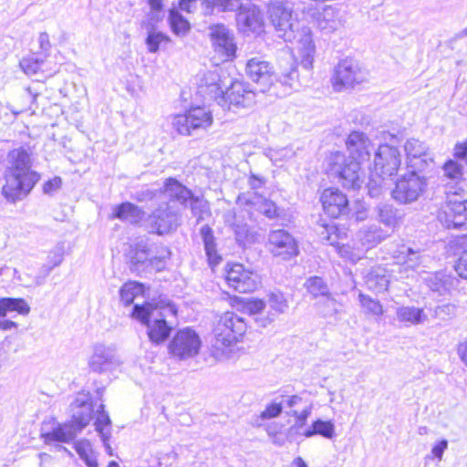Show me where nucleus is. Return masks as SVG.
Returning a JSON list of instances; mask_svg holds the SVG:
<instances>
[{"label":"nucleus","mask_w":467,"mask_h":467,"mask_svg":"<svg viewBox=\"0 0 467 467\" xmlns=\"http://www.w3.org/2000/svg\"><path fill=\"white\" fill-rule=\"evenodd\" d=\"M464 166L456 160H448L441 167L439 188L446 201L439 211L438 219L446 228H460L467 220V197L462 186Z\"/></svg>","instance_id":"1"},{"label":"nucleus","mask_w":467,"mask_h":467,"mask_svg":"<svg viewBox=\"0 0 467 467\" xmlns=\"http://www.w3.org/2000/svg\"><path fill=\"white\" fill-rule=\"evenodd\" d=\"M2 195L10 203L26 198L40 180V174L32 169V159L24 148L14 149L7 154L4 171Z\"/></svg>","instance_id":"2"},{"label":"nucleus","mask_w":467,"mask_h":467,"mask_svg":"<svg viewBox=\"0 0 467 467\" xmlns=\"http://www.w3.org/2000/svg\"><path fill=\"white\" fill-rule=\"evenodd\" d=\"M197 93L206 100H215L218 105L229 110L234 108H248L255 102V93L244 82H233L223 91L221 77L216 70L207 71L200 77Z\"/></svg>","instance_id":"3"},{"label":"nucleus","mask_w":467,"mask_h":467,"mask_svg":"<svg viewBox=\"0 0 467 467\" xmlns=\"http://www.w3.org/2000/svg\"><path fill=\"white\" fill-rule=\"evenodd\" d=\"M245 73L251 80L263 86L262 91L275 81L295 88L298 77L295 59L287 51L278 59L277 72L268 61L262 57H253L246 63Z\"/></svg>","instance_id":"4"},{"label":"nucleus","mask_w":467,"mask_h":467,"mask_svg":"<svg viewBox=\"0 0 467 467\" xmlns=\"http://www.w3.org/2000/svg\"><path fill=\"white\" fill-rule=\"evenodd\" d=\"M176 315V308L169 300L146 302L133 306L132 317L147 327V335L153 345L164 343L170 337L172 327L166 321L165 312Z\"/></svg>","instance_id":"5"},{"label":"nucleus","mask_w":467,"mask_h":467,"mask_svg":"<svg viewBox=\"0 0 467 467\" xmlns=\"http://www.w3.org/2000/svg\"><path fill=\"white\" fill-rule=\"evenodd\" d=\"M71 420L58 424L51 431L42 433L47 444L52 441L68 443L86 428L92 419L93 406L88 393H78L70 405Z\"/></svg>","instance_id":"6"},{"label":"nucleus","mask_w":467,"mask_h":467,"mask_svg":"<svg viewBox=\"0 0 467 467\" xmlns=\"http://www.w3.org/2000/svg\"><path fill=\"white\" fill-rule=\"evenodd\" d=\"M401 164L400 151L397 147L387 143L380 144L374 151L372 164L369 163L368 193L371 197L381 194L384 180L397 174Z\"/></svg>","instance_id":"7"},{"label":"nucleus","mask_w":467,"mask_h":467,"mask_svg":"<svg viewBox=\"0 0 467 467\" xmlns=\"http://www.w3.org/2000/svg\"><path fill=\"white\" fill-rule=\"evenodd\" d=\"M246 322L234 312H225L218 320L214 329L213 347L217 350L237 342L246 331Z\"/></svg>","instance_id":"8"},{"label":"nucleus","mask_w":467,"mask_h":467,"mask_svg":"<svg viewBox=\"0 0 467 467\" xmlns=\"http://www.w3.org/2000/svg\"><path fill=\"white\" fill-rule=\"evenodd\" d=\"M361 165L358 161L336 152L330 157L329 173L337 178L344 188L358 189L363 182Z\"/></svg>","instance_id":"9"},{"label":"nucleus","mask_w":467,"mask_h":467,"mask_svg":"<svg viewBox=\"0 0 467 467\" xmlns=\"http://www.w3.org/2000/svg\"><path fill=\"white\" fill-rule=\"evenodd\" d=\"M420 172L410 171L398 179L391 192V196L396 202L402 204L412 203L423 195L428 186V180Z\"/></svg>","instance_id":"10"},{"label":"nucleus","mask_w":467,"mask_h":467,"mask_svg":"<svg viewBox=\"0 0 467 467\" xmlns=\"http://www.w3.org/2000/svg\"><path fill=\"white\" fill-rule=\"evenodd\" d=\"M213 123L212 112L205 107H194L182 115H178L172 121L178 133L193 136L200 130H206Z\"/></svg>","instance_id":"11"},{"label":"nucleus","mask_w":467,"mask_h":467,"mask_svg":"<svg viewBox=\"0 0 467 467\" xmlns=\"http://www.w3.org/2000/svg\"><path fill=\"white\" fill-rule=\"evenodd\" d=\"M367 78L368 72L359 66L358 61L345 58L335 67L332 83L337 91H341L343 88H354L365 82Z\"/></svg>","instance_id":"12"},{"label":"nucleus","mask_w":467,"mask_h":467,"mask_svg":"<svg viewBox=\"0 0 467 467\" xmlns=\"http://www.w3.org/2000/svg\"><path fill=\"white\" fill-rule=\"evenodd\" d=\"M165 190L170 195L171 202H177L183 206H187L189 202L192 214L197 217V222L203 219V215L207 212V203L198 197H194L191 190L173 178L165 181Z\"/></svg>","instance_id":"13"},{"label":"nucleus","mask_w":467,"mask_h":467,"mask_svg":"<svg viewBox=\"0 0 467 467\" xmlns=\"http://www.w3.org/2000/svg\"><path fill=\"white\" fill-rule=\"evenodd\" d=\"M295 3L290 0H275L269 8L270 17L277 31L283 32V36L289 38L297 29L298 17L294 11Z\"/></svg>","instance_id":"14"},{"label":"nucleus","mask_w":467,"mask_h":467,"mask_svg":"<svg viewBox=\"0 0 467 467\" xmlns=\"http://www.w3.org/2000/svg\"><path fill=\"white\" fill-rule=\"evenodd\" d=\"M202 341L199 335L192 328L179 329L169 344L171 355L179 359L195 357L201 348Z\"/></svg>","instance_id":"15"},{"label":"nucleus","mask_w":467,"mask_h":467,"mask_svg":"<svg viewBox=\"0 0 467 467\" xmlns=\"http://www.w3.org/2000/svg\"><path fill=\"white\" fill-rule=\"evenodd\" d=\"M267 247L275 257H279L282 260H290L299 252L297 243L293 235L284 229L269 232Z\"/></svg>","instance_id":"16"},{"label":"nucleus","mask_w":467,"mask_h":467,"mask_svg":"<svg viewBox=\"0 0 467 467\" xmlns=\"http://www.w3.org/2000/svg\"><path fill=\"white\" fill-rule=\"evenodd\" d=\"M209 36L214 52L223 60L232 59L235 57L237 47L234 35L226 26L223 24L210 26Z\"/></svg>","instance_id":"17"},{"label":"nucleus","mask_w":467,"mask_h":467,"mask_svg":"<svg viewBox=\"0 0 467 467\" xmlns=\"http://www.w3.org/2000/svg\"><path fill=\"white\" fill-rule=\"evenodd\" d=\"M148 219V223L152 233L160 235L175 230L179 225V213L170 202H162Z\"/></svg>","instance_id":"18"},{"label":"nucleus","mask_w":467,"mask_h":467,"mask_svg":"<svg viewBox=\"0 0 467 467\" xmlns=\"http://www.w3.org/2000/svg\"><path fill=\"white\" fill-rule=\"evenodd\" d=\"M226 281L235 291L250 293L258 287L260 276L257 273L245 269L243 265L234 264L227 270Z\"/></svg>","instance_id":"19"},{"label":"nucleus","mask_w":467,"mask_h":467,"mask_svg":"<svg viewBox=\"0 0 467 467\" xmlns=\"http://www.w3.org/2000/svg\"><path fill=\"white\" fill-rule=\"evenodd\" d=\"M121 364L114 348L103 344H97L93 348V354L89 358L88 366L97 373H104L117 369Z\"/></svg>","instance_id":"20"},{"label":"nucleus","mask_w":467,"mask_h":467,"mask_svg":"<svg viewBox=\"0 0 467 467\" xmlns=\"http://www.w3.org/2000/svg\"><path fill=\"white\" fill-rule=\"evenodd\" d=\"M235 10H238L236 25L242 33H260L263 30L264 15L256 5L251 3L239 4Z\"/></svg>","instance_id":"21"},{"label":"nucleus","mask_w":467,"mask_h":467,"mask_svg":"<svg viewBox=\"0 0 467 467\" xmlns=\"http://www.w3.org/2000/svg\"><path fill=\"white\" fill-rule=\"evenodd\" d=\"M407 155V165L412 171H422L433 163V156L422 141L410 139L404 145Z\"/></svg>","instance_id":"22"},{"label":"nucleus","mask_w":467,"mask_h":467,"mask_svg":"<svg viewBox=\"0 0 467 467\" xmlns=\"http://www.w3.org/2000/svg\"><path fill=\"white\" fill-rule=\"evenodd\" d=\"M346 145L349 152L348 158L361 164L368 162L371 152L375 151L374 145L368 137L359 131H352L347 139Z\"/></svg>","instance_id":"23"},{"label":"nucleus","mask_w":467,"mask_h":467,"mask_svg":"<svg viewBox=\"0 0 467 467\" xmlns=\"http://www.w3.org/2000/svg\"><path fill=\"white\" fill-rule=\"evenodd\" d=\"M325 213L333 218H337L348 213V200L338 189H326L320 197Z\"/></svg>","instance_id":"24"},{"label":"nucleus","mask_w":467,"mask_h":467,"mask_svg":"<svg viewBox=\"0 0 467 467\" xmlns=\"http://www.w3.org/2000/svg\"><path fill=\"white\" fill-rule=\"evenodd\" d=\"M425 284L430 290L438 296H446L457 289L460 281L457 277L444 272H436L425 278Z\"/></svg>","instance_id":"25"},{"label":"nucleus","mask_w":467,"mask_h":467,"mask_svg":"<svg viewBox=\"0 0 467 467\" xmlns=\"http://www.w3.org/2000/svg\"><path fill=\"white\" fill-rule=\"evenodd\" d=\"M153 253V244L142 241L137 244L130 251V271L140 275L149 273L150 255Z\"/></svg>","instance_id":"26"},{"label":"nucleus","mask_w":467,"mask_h":467,"mask_svg":"<svg viewBox=\"0 0 467 467\" xmlns=\"http://www.w3.org/2000/svg\"><path fill=\"white\" fill-rule=\"evenodd\" d=\"M393 258L399 264L405 265L407 268L415 269L423 263V256L420 250H414L405 244H398L392 252Z\"/></svg>","instance_id":"27"},{"label":"nucleus","mask_w":467,"mask_h":467,"mask_svg":"<svg viewBox=\"0 0 467 467\" xmlns=\"http://www.w3.org/2000/svg\"><path fill=\"white\" fill-rule=\"evenodd\" d=\"M236 213L234 211H228L224 214V222L227 223L234 233L235 239L238 244H244L250 236V228L246 222H244V215Z\"/></svg>","instance_id":"28"},{"label":"nucleus","mask_w":467,"mask_h":467,"mask_svg":"<svg viewBox=\"0 0 467 467\" xmlns=\"http://www.w3.org/2000/svg\"><path fill=\"white\" fill-rule=\"evenodd\" d=\"M316 22L318 29L324 34H331L341 26L338 11L330 5L323 8Z\"/></svg>","instance_id":"29"},{"label":"nucleus","mask_w":467,"mask_h":467,"mask_svg":"<svg viewBox=\"0 0 467 467\" xmlns=\"http://www.w3.org/2000/svg\"><path fill=\"white\" fill-rule=\"evenodd\" d=\"M99 408L101 410L97 411L98 415L95 421L96 431L100 436L106 452L109 455H113L112 448L109 442L111 436V421L109 416L104 410V405H100Z\"/></svg>","instance_id":"30"},{"label":"nucleus","mask_w":467,"mask_h":467,"mask_svg":"<svg viewBox=\"0 0 467 467\" xmlns=\"http://www.w3.org/2000/svg\"><path fill=\"white\" fill-rule=\"evenodd\" d=\"M30 312V306L23 298L3 297L0 298V317L10 316L14 317V313L22 316H27Z\"/></svg>","instance_id":"31"},{"label":"nucleus","mask_w":467,"mask_h":467,"mask_svg":"<svg viewBox=\"0 0 467 467\" xmlns=\"http://www.w3.org/2000/svg\"><path fill=\"white\" fill-rule=\"evenodd\" d=\"M365 283L368 289L375 293H382L388 289L389 278L386 269L376 267L367 275Z\"/></svg>","instance_id":"32"},{"label":"nucleus","mask_w":467,"mask_h":467,"mask_svg":"<svg viewBox=\"0 0 467 467\" xmlns=\"http://www.w3.org/2000/svg\"><path fill=\"white\" fill-rule=\"evenodd\" d=\"M267 304L271 309L268 314L267 319L263 322V327L267 323L272 322L278 315L284 314L288 309V302L284 294L280 291L271 292L267 295Z\"/></svg>","instance_id":"33"},{"label":"nucleus","mask_w":467,"mask_h":467,"mask_svg":"<svg viewBox=\"0 0 467 467\" xmlns=\"http://www.w3.org/2000/svg\"><path fill=\"white\" fill-rule=\"evenodd\" d=\"M302 435L306 438L320 435L325 439L332 440L336 436L335 424L332 420L317 419L312 422L309 428L304 431Z\"/></svg>","instance_id":"34"},{"label":"nucleus","mask_w":467,"mask_h":467,"mask_svg":"<svg viewBox=\"0 0 467 467\" xmlns=\"http://www.w3.org/2000/svg\"><path fill=\"white\" fill-rule=\"evenodd\" d=\"M297 49L298 56L301 59V65L306 69L311 68L314 62L316 47L310 33H305L303 35V36L298 41Z\"/></svg>","instance_id":"35"},{"label":"nucleus","mask_w":467,"mask_h":467,"mask_svg":"<svg viewBox=\"0 0 467 467\" xmlns=\"http://www.w3.org/2000/svg\"><path fill=\"white\" fill-rule=\"evenodd\" d=\"M144 213L138 206L130 202H123L114 208L113 218L130 223H137L142 220Z\"/></svg>","instance_id":"36"},{"label":"nucleus","mask_w":467,"mask_h":467,"mask_svg":"<svg viewBox=\"0 0 467 467\" xmlns=\"http://www.w3.org/2000/svg\"><path fill=\"white\" fill-rule=\"evenodd\" d=\"M397 319L408 325H419L427 320V315L422 308L416 306H400L396 310Z\"/></svg>","instance_id":"37"},{"label":"nucleus","mask_w":467,"mask_h":467,"mask_svg":"<svg viewBox=\"0 0 467 467\" xmlns=\"http://www.w3.org/2000/svg\"><path fill=\"white\" fill-rule=\"evenodd\" d=\"M317 307L319 315L325 318L335 317L343 310V305L330 293L318 299L317 302Z\"/></svg>","instance_id":"38"},{"label":"nucleus","mask_w":467,"mask_h":467,"mask_svg":"<svg viewBox=\"0 0 467 467\" xmlns=\"http://www.w3.org/2000/svg\"><path fill=\"white\" fill-rule=\"evenodd\" d=\"M154 253L150 255L149 273L152 271L160 272L166 266L167 260L170 259L171 251L167 246L153 244Z\"/></svg>","instance_id":"39"},{"label":"nucleus","mask_w":467,"mask_h":467,"mask_svg":"<svg viewBox=\"0 0 467 467\" xmlns=\"http://www.w3.org/2000/svg\"><path fill=\"white\" fill-rule=\"evenodd\" d=\"M379 221L388 227L394 228L398 225L400 216L399 211L390 204H379L377 206Z\"/></svg>","instance_id":"40"},{"label":"nucleus","mask_w":467,"mask_h":467,"mask_svg":"<svg viewBox=\"0 0 467 467\" xmlns=\"http://www.w3.org/2000/svg\"><path fill=\"white\" fill-rule=\"evenodd\" d=\"M169 24L172 33L178 36H186L191 28L189 21L176 9L170 10Z\"/></svg>","instance_id":"41"},{"label":"nucleus","mask_w":467,"mask_h":467,"mask_svg":"<svg viewBox=\"0 0 467 467\" xmlns=\"http://www.w3.org/2000/svg\"><path fill=\"white\" fill-rule=\"evenodd\" d=\"M360 241L368 248L379 244L386 236L383 231L377 225L368 226L358 233Z\"/></svg>","instance_id":"42"},{"label":"nucleus","mask_w":467,"mask_h":467,"mask_svg":"<svg viewBox=\"0 0 467 467\" xmlns=\"http://www.w3.org/2000/svg\"><path fill=\"white\" fill-rule=\"evenodd\" d=\"M200 234L204 244L205 253L208 256V259L211 263H217V259L219 258L216 253V244L214 242V236L213 229L205 224L201 230Z\"/></svg>","instance_id":"43"},{"label":"nucleus","mask_w":467,"mask_h":467,"mask_svg":"<svg viewBox=\"0 0 467 467\" xmlns=\"http://www.w3.org/2000/svg\"><path fill=\"white\" fill-rule=\"evenodd\" d=\"M145 286L139 282H128L120 289V300L129 306L133 303L134 299L144 295Z\"/></svg>","instance_id":"44"},{"label":"nucleus","mask_w":467,"mask_h":467,"mask_svg":"<svg viewBox=\"0 0 467 467\" xmlns=\"http://www.w3.org/2000/svg\"><path fill=\"white\" fill-rule=\"evenodd\" d=\"M204 15L213 13L214 7H220L221 11H235L241 4V0H202Z\"/></svg>","instance_id":"45"},{"label":"nucleus","mask_w":467,"mask_h":467,"mask_svg":"<svg viewBox=\"0 0 467 467\" xmlns=\"http://www.w3.org/2000/svg\"><path fill=\"white\" fill-rule=\"evenodd\" d=\"M305 287L309 294L318 299L329 294L327 284L318 276H312L308 278L305 283Z\"/></svg>","instance_id":"46"},{"label":"nucleus","mask_w":467,"mask_h":467,"mask_svg":"<svg viewBox=\"0 0 467 467\" xmlns=\"http://www.w3.org/2000/svg\"><path fill=\"white\" fill-rule=\"evenodd\" d=\"M358 300L365 314L376 317L383 315V306L379 300L373 299L363 293H359Z\"/></svg>","instance_id":"47"},{"label":"nucleus","mask_w":467,"mask_h":467,"mask_svg":"<svg viewBox=\"0 0 467 467\" xmlns=\"http://www.w3.org/2000/svg\"><path fill=\"white\" fill-rule=\"evenodd\" d=\"M75 449L79 455V457L85 461L86 464L88 467H98V462L95 455L93 454V451L91 448V444L87 440L78 441L75 443Z\"/></svg>","instance_id":"48"},{"label":"nucleus","mask_w":467,"mask_h":467,"mask_svg":"<svg viewBox=\"0 0 467 467\" xmlns=\"http://www.w3.org/2000/svg\"><path fill=\"white\" fill-rule=\"evenodd\" d=\"M283 411V401L273 400L265 409L260 413L257 419L253 423L254 426H261L259 420H270L278 417Z\"/></svg>","instance_id":"49"},{"label":"nucleus","mask_w":467,"mask_h":467,"mask_svg":"<svg viewBox=\"0 0 467 467\" xmlns=\"http://www.w3.org/2000/svg\"><path fill=\"white\" fill-rule=\"evenodd\" d=\"M137 198L140 202L151 201L154 199L165 202L170 199V195L166 192L165 184L163 187L154 189H145L137 192Z\"/></svg>","instance_id":"50"},{"label":"nucleus","mask_w":467,"mask_h":467,"mask_svg":"<svg viewBox=\"0 0 467 467\" xmlns=\"http://www.w3.org/2000/svg\"><path fill=\"white\" fill-rule=\"evenodd\" d=\"M170 41L165 34L151 28L146 37V45L150 53H156L161 43Z\"/></svg>","instance_id":"51"},{"label":"nucleus","mask_w":467,"mask_h":467,"mask_svg":"<svg viewBox=\"0 0 467 467\" xmlns=\"http://www.w3.org/2000/svg\"><path fill=\"white\" fill-rule=\"evenodd\" d=\"M459 245L462 248V254L455 265V271L463 279H467V236L462 237L458 241Z\"/></svg>","instance_id":"52"},{"label":"nucleus","mask_w":467,"mask_h":467,"mask_svg":"<svg viewBox=\"0 0 467 467\" xmlns=\"http://www.w3.org/2000/svg\"><path fill=\"white\" fill-rule=\"evenodd\" d=\"M43 63V59L38 57L32 55L24 57L20 61V67L22 70L28 76L35 75Z\"/></svg>","instance_id":"53"},{"label":"nucleus","mask_w":467,"mask_h":467,"mask_svg":"<svg viewBox=\"0 0 467 467\" xmlns=\"http://www.w3.org/2000/svg\"><path fill=\"white\" fill-rule=\"evenodd\" d=\"M456 313L457 306L451 303L438 306L434 309V317L441 320L451 319L456 316Z\"/></svg>","instance_id":"54"},{"label":"nucleus","mask_w":467,"mask_h":467,"mask_svg":"<svg viewBox=\"0 0 467 467\" xmlns=\"http://www.w3.org/2000/svg\"><path fill=\"white\" fill-rule=\"evenodd\" d=\"M313 410V405L309 404L307 407H306L302 411L297 410H291L287 414L294 417L296 419V423L294 425V428L301 429L303 428L308 417L311 415Z\"/></svg>","instance_id":"55"},{"label":"nucleus","mask_w":467,"mask_h":467,"mask_svg":"<svg viewBox=\"0 0 467 467\" xmlns=\"http://www.w3.org/2000/svg\"><path fill=\"white\" fill-rule=\"evenodd\" d=\"M258 210L261 213L266 216L269 219L277 218L280 216V210L276 206V204L269 200H264L258 207Z\"/></svg>","instance_id":"56"},{"label":"nucleus","mask_w":467,"mask_h":467,"mask_svg":"<svg viewBox=\"0 0 467 467\" xmlns=\"http://www.w3.org/2000/svg\"><path fill=\"white\" fill-rule=\"evenodd\" d=\"M294 155L295 151L290 147H285L278 150H272L269 152L270 160L275 164H277L278 161L291 159L294 157Z\"/></svg>","instance_id":"57"},{"label":"nucleus","mask_w":467,"mask_h":467,"mask_svg":"<svg viewBox=\"0 0 467 467\" xmlns=\"http://www.w3.org/2000/svg\"><path fill=\"white\" fill-rule=\"evenodd\" d=\"M64 260V248L62 245H57L48 254L47 263L53 266H58Z\"/></svg>","instance_id":"58"},{"label":"nucleus","mask_w":467,"mask_h":467,"mask_svg":"<svg viewBox=\"0 0 467 467\" xmlns=\"http://www.w3.org/2000/svg\"><path fill=\"white\" fill-rule=\"evenodd\" d=\"M453 160L467 165V140L457 142L453 148Z\"/></svg>","instance_id":"59"},{"label":"nucleus","mask_w":467,"mask_h":467,"mask_svg":"<svg viewBox=\"0 0 467 467\" xmlns=\"http://www.w3.org/2000/svg\"><path fill=\"white\" fill-rule=\"evenodd\" d=\"M266 306V303L262 299H254L246 303V309L252 315L261 313Z\"/></svg>","instance_id":"60"},{"label":"nucleus","mask_w":467,"mask_h":467,"mask_svg":"<svg viewBox=\"0 0 467 467\" xmlns=\"http://www.w3.org/2000/svg\"><path fill=\"white\" fill-rule=\"evenodd\" d=\"M61 179L59 177H55L51 180L46 182L43 185V192L46 194H53L61 187Z\"/></svg>","instance_id":"61"},{"label":"nucleus","mask_w":467,"mask_h":467,"mask_svg":"<svg viewBox=\"0 0 467 467\" xmlns=\"http://www.w3.org/2000/svg\"><path fill=\"white\" fill-rule=\"evenodd\" d=\"M53 266H51L48 263L42 265L39 270L38 275L34 278L33 283L35 285H41L45 282V278L49 275L51 271L53 270Z\"/></svg>","instance_id":"62"},{"label":"nucleus","mask_w":467,"mask_h":467,"mask_svg":"<svg viewBox=\"0 0 467 467\" xmlns=\"http://www.w3.org/2000/svg\"><path fill=\"white\" fill-rule=\"evenodd\" d=\"M448 448V441L445 439L438 441L431 449V454L433 457L437 458L439 461H441L444 451Z\"/></svg>","instance_id":"63"},{"label":"nucleus","mask_w":467,"mask_h":467,"mask_svg":"<svg viewBox=\"0 0 467 467\" xmlns=\"http://www.w3.org/2000/svg\"><path fill=\"white\" fill-rule=\"evenodd\" d=\"M281 401H283V407L286 406L287 408L292 409L301 403L302 398L298 395H292L286 397L282 396Z\"/></svg>","instance_id":"64"}]
</instances>
